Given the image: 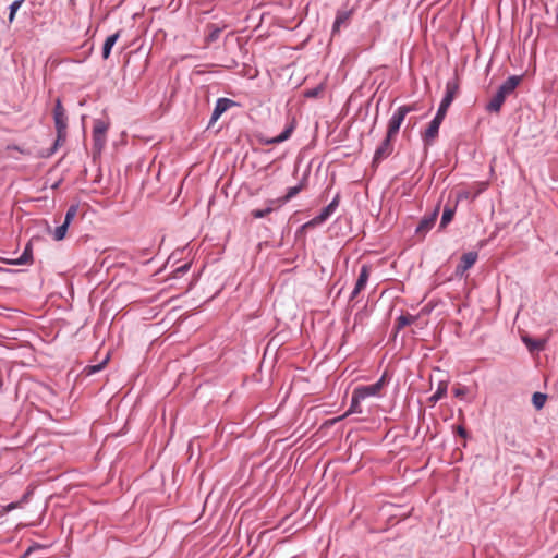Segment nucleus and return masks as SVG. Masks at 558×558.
Instances as JSON below:
<instances>
[{"label": "nucleus", "mask_w": 558, "mask_h": 558, "mask_svg": "<svg viewBox=\"0 0 558 558\" xmlns=\"http://www.w3.org/2000/svg\"><path fill=\"white\" fill-rule=\"evenodd\" d=\"M220 33H221V28L216 26V25H210L209 26V33L207 35V40L208 41H216L219 36H220Z\"/></svg>", "instance_id": "nucleus-30"}, {"label": "nucleus", "mask_w": 558, "mask_h": 558, "mask_svg": "<svg viewBox=\"0 0 558 558\" xmlns=\"http://www.w3.org/2000/svg\"><path fill=\"white\" fill-rule=\"evenodd\" d=\"M456 432L460 437H462L464 439L468 438V436H469L468 430L461 425L457 426Z\"/></svg>", "instance_id": "nucleus-33"}, {"label": "nucleus", "mask_w": 558, "mask_h": 558, "mask_svg": "<svg viewBox=\"0 0 558 558\" xmlns=\"http://www.w3.org/2000/svg\"><path fill=\"white\" fill-rule=\"evenodd\" d=\"M303 187H304L303 183H299L295 186L289 187L287 190V193L283 196L276 198V199H268L267 204H271V205H276L277 207H280V206L284 205L286 203L290 202L293 197H295L303 190Z\"/></svg>", "instance_id": "nucleus-12"}, {"label": "nucleus", "mask_w": 558, "mask_h": 558, "mask_svg": "<svg viewBox=\"0 0 558 558\" xmlns=\"http://www.w3.org/2000/svg\"><path fill=\"white\" fill-rule=\"evenodd\" d=\"M447 388H448V385L446 381H440L438 384V387H437V390L435 391V393L429 398V401L432 403H436L438 402L440 399H442L446 395H447Z\"/></svg>", "instance_id": "nucleus-22"}, {"label": "nucleus", "mask_w": 558, "mask_h": 558, "mask_svg": "<svg viewBox=\"0 0 558 558\" xmlns=\"http://www.w3.org/2000/svg\"><path fill=\"white\" fill-rule=\"evenodd\" d=\"M275 208H278L276 205L268 204V206L264 209H253L251 211L252 217L259 219L266 217L268 214L272 213Z\"/></svg>", "instance_id": "nucleus-25"}, {"label": "nucleus", "mask_w": 558, "mask_h": 558, "mask_svg": "<svg viewBox=\"0 0 558 558\" xmlns=\"http://www.w3.org/2000/svg\"><path fill=\"white\" fill-rule=\"evenodd\" d=\"M466 393L465 387H456L453 388V395L457 398H462Z\"/></svg>", "instance_id": "nucleus-32"}, {"label": "nucleus", "mask_w": 558, "mask_h": 558, "mask_svg": "<svg viewBox=\"0 0 558 558\" xmlns=\"http://www.w3.org/2000/svg\"><path fill=\"white\" fill-rule=\"evenodd\" d=\"M522 77L519 75L509 76L498 88L497 93L490 99V101L486 105V110L488 112L498 113L501 109L502 104L505 102L507 96L512 94L518 85L520 84Z\"/></svg>", "instance_id": "nucleus-1"}, {"label": "nucleus", "mask_w": 558, "mask_h": 558, "mask_svg": "<svg viewBox=\"0 0 558 558\" xmlns=\"http://www.w3.org/2000/svg\"><path fill=\"white\" fill-rule=\"evenodd\" d=\"M522 341L524 344L529 348V350L532 351H541L544 350L546 340L544 339H532L529 336H523Z\"/></svg>", "instance_id": "nucleus-18"}, {"label": "nucleus", "mask_w": 558, "mask_h": 558, "mask_svg": "<svg viewBox=\"0 0 558 558\" xmlns=\"http://www.w3.org/2000/svg\"><path fill=\"white\" fill-rule=\"evenodd\" d=\"M24 0H15L13 1L9 9H10V13H9V22L12 23L15 19V14L17 12V10L21 8V5L23 4Z\"/></svg>", "instance_id": "nucleus-28"}, {"label": "nucleus", "mask_w": 558, "mask_h": 558, "mask_svg": "<svg viewBox=\"0 0 558 558\" xmlns=\"http://www.w3.org/2000/svg\"><path fill=\"white\" fill-rule=\"evenodd\" d=\"M319 93V89L318 88H314V89H310L306 92V96L308 97H316Z\"/></svg>", "instance_id": "nucleus-36"}, {"label": "nucleus", "mask_w": 558, "mask_h": 558, "mask_svg": "<svg viewBox=\"0 0 558 558\" xmlns=\"http://www.w3.org/2000/svg\"><path fill=\"white\" fill-rule=\"evenodd\" d=\"M120 34H121V31H118L114 34H112L106 38L104 46H102V52H101L104 60H107L110 57L111 49L114 46V44L117 43V40L119 39Z\"/></svg>", "instance_id": "nucleus-16"}, {"label": "nucleus", "mask_w": 558, "mask_h": 558, "mask_svg": "<svg viewBox=\"0 0 558 558\" xmlns=\"http://www.w3.org/2000/svg\"><path fill=\"white\" fill-rule=\"evenodd\" d=\"M408 110L409 109L405 108H398L393 112L388 122L387 135H389V137H395L398 134L400 126L408 114Z\"/></svg>", "instance_id": "nucleus-7"}, {"label": "nucleus", "mask_w": 558, "mask_h": 558, "mask_svg": "<svg viewBox=\"0 0 558 558\" xmlns=\"http://www.w3.org/2000/svg\"><path fill=\"white\" fill-rule=\"evenodd\" d=\"M350 17H351V12L350 11H339L337 13V16H336V20H335V23H333V26H332V35L338 33L342 25H347L349 20H350Z\"/></svg>", "instance_id": "nucleus-17"}, {"label": "nucleus", "mask_w": 558, "mask_h": 558, "mask_svg": "<svg viewBox=\"0 0 558 558\" xmlns=\"http://www.w3.org/2000/svg\"><path fill=\"white\" fill-rule=\"evenodd\" d=\"M3 262L9 264V265H27V264H31L33 262L32 244L31 243L26 244L23 253L21 254V256L19 258L3 259Z\"/></svg>", "instance_id": "nucleus-15"}, {"label": "nucleus", "mask_w": 558, "mask_h": 558, "mask_svg": "<svg viewBox=\"0 0 558 558\" xmlns=\"http://www.w3.org/2000/svg\"><path fill=\"white\" fill-rule=\"evenodd\" d=\"M368 278H369V267L367 265H363L361 267L360 275H359V278L355 283L356 292H361L365 288V286L368 281Z\"/></svg>", "instance_id": "nucleus-19"}, {"label": "nucleus", "mask_w": 558, "mask_h": 558, "mask_svg": "<svg viewBox=\"0 0 558 558\" xmlns=\"http://www.w3.org/2000/svg\"><path fill=\"white\" fill-rule=\"evenodd\" d=\"M339 199H340V196H339V194H337L333 197V199L326 207H324L322 209L319 215H317L311 221L305 223L303 226V228H306V227H310V226H317V225H320V223L325 222L335 213V210L339 206Z\"/></svg>", "instance_id": "nucleus-4"}, {"label": "nucleus", "mask_w": 558, "mask_h": 558, "mask_svg": "<svg viewBox=\"0 0 558 558\" xmlns=\"http://www.w3.org/2000/svg\"><path fill=\"white\" fill-rule=\"evenodd\" d=\"M453 216H454V208H452L450 206H446L442 211L439 228L445 229L447 227V225L451 222V220L453 219Z\"/></svg>", "instance_id": "nucleus-21"}, {"label": "nucleus", "mask_w": 558, "mask_h": 558, "mask_svg": "<svg viewBox=\"0 0 558 558\" xmlns=\"http://www.w3.org/2000/svg\"><path fill=\"white\" fill-rule=\"evenodd\" d=\"M478 257V254L476 252H468L464 253L461 258L460 263L456 267V276L463 277L464 274L473 267V265L476 263Z\"/></svg>", "instance_id": "nucleus-10"}, {"label": "nucleus", "mask_w": 558, "mask_h": 558, "mask_svg": "<svg viewBox=\"0 0 558 558\" xmlns=\"http://www.w3.org/2000/svg\"><path fill=\"white\" fill-rule=\"evenodd\" d=\"M53 121L56 131H63L68 129V116L61 100L58 98L53 108Z\"/></svg>", "instance_id": "nucleus-9"}, {"label": "nucleus", "mask_w": 558, "mask_h": 558, "mask_svg": "<svg viewBox=\"0 0 558 558\" xmlns=\"http://www.w3.org/2000/svg\"><path fill=\"white\" fill-rule=\"evenodd\" d=\"M438 216V208H436L432 214L423 217V219L420 221L418 226L416 227V234L418 235H425L435 225L436 219Z\"/></svg>", "instance_id": "nucleus-14"}, {"label": "nucleus", "mask_w": 558, "mask_h": 558, "mask_svg": "<svg viewBox=\"0 0 558 558\" xmlns=\"http://www.w3.org/2000/svg\"><path fill=\"white\" fill-rule=\"evenodd\" d=\"M108 361V357L105 359L101 363L99 364H96V365H90V366H87L85 369L87 372L88 375H92V374H95L99 371H101L104 368V366L106 365Z\"/></svg>", "instance_id": "nucleus-31"}, {"label": "nucleus", "mask_w": 558, "mask_h": 558, "mask_svg": "<svg viewBox=\"0 0 558 558\" xmlns=\"http://www.w3.org/2000/svg\"><path fill=\"white\" fill-rule=\"evenodd\" d=\"M65 140H66V130H63L62 132L57 131V137L53 142V145L50 149L49 155L54 154L58 150V148L64 144Z\"/></svg>", "instance_id": "nucleus-23"}, {"label": "nucleus", "mask_w": 558, "mask_h": 558, "mask_svg": "<svg viewBox=\"0 0 558 558\" xmlns=\"http://www.w3.org/2000/svg\"><path fill=\"white\" fill-rule=\"evenodd\" d=\"M360 292H356V288L354 287L353 291L351 292L350 300H354Z\"/></svg>", "instance_id": "nucleus-38"}, {"label": "nucleus", "mask_w": 558, "mask_h": 558, "mask_svg": "<svg viewBox=\"0 0 558 558\" xmlns=\"http://www.w3.org/2000/svg\"><path fill=\"white\" fill-rule=\"evenodd\" d=\"M364 400L362 397H359V392L354 389L351 397V404L345 413V415H349L351 413H362V409L360 407V402Z\"/></svg>", "instance_id": "nucleus-20"}, {"label": "nucleus", "mask_w": 558, "mask_h": 558, "mask_svg": "<svg viewBox=\"0 0 558 558\" xmlns=\"http://www.w3.org/2000/svg\"><path fill=\"white\" fill-rule=\"evenodd\" d=\"M233 106H235V101L229 98H219L216 101L208 126L213 125L221 117L222 113H225L229 108Z\"/></svg>", "instance_id": "nucleus-11"}, {"label": "nucleus", "mask_w": 558, "mask_h": 558, "mask_svg": "<svg viewBox=\"0 0 558 558\" xmlns=\"http://www.w3.org/2000/svg\"><path fill=\"white\" fill-rule=\"evenodd\" d=\"M68 228H69V226H68V225H65L64 222H63L61 226L57 227V228L54 229V232H53V239H54L56 241H61V240H63V239L65 238V234H66Z\"/></svg>", "instance_id": "nucleus-29"}, {"label": "nucleus", "mask_w": 558, "mask_h": 558, "mask_svg": "<svg viewBox=\"0 0 558 558\" xmlns=\"http://www.w3.org/2000/svg\"><path fill=\"white\" fill-rule=\"evenodd\" d=\"M505 439L507 440L508 445H510L513 448L519 447L515 439L512 437L510 438L508 435L505 436Z\"/></svg>", "instance_id": "nucleus-34"}, {"label": "nucleus", "mask_w": 558, "mask_h": 558, "mask_svg": "<svg viewBox=\"0 0 558 558\" xmlns=\"http://www.w3.org/2000/svg\"><path fill=\"white\" fill-rule=\"evenodd\" d=\"M108 130V123L102 120H95L93 126V140L94 146L98 149H101L106 143V133Z\"/></svg>", "instance_id": "nucleus-8"}, {"label": "nucleus", "mask_w": 558, "mask_h": 558, "mask_svg": "<svg viewBox=\"0 0 558 558\" xmlns=\"http://www.w3.org/2000/svg\"><path fill=\"white\" fill-rule=\"evenodd\" d=\"M459 90V84L457 80H450L446 83V93L445 96L439 105V108L437 110V113L439 117L445 118L447 114V111L452 104L454 97L457 96Z\"/></svg>", "instance_id": "nucleus-2"}, {"label": "nucleus", "mask_w": 558, "mask_h": 558, "mask_svg": "<svg viewBox=\"0 0 558 558\" xmlns=\"http://www.w3.org/2000/svg\"><path fill=\"white\" fill-rule=\"evenodd\" d=\"M547 395L542 392H534L532 396V402L535 409L541 410L544 407Z\"/></svg>", "instance_id": "nucleus-26"}, {"label": "nucleus", "mask_w": 558, "mask_h": 558, "mask_svg": "<svg viewBox=\"0 0 558 558\" xmlns=\"http://www.w3.org/2000/svg\"><path fill=\"white\" fill-rule=\"evenodd\" d=\"M388 383V374L385 372L381 377L372 385L367 386H359L355 388V390L359 392V397H362L363 399H366L368 397H378L381 393L383 388Z\"/></svg>", "instance_id": "nucleus-3"}, {"label": "nucleus", "mask_w": 558, "mask_h": 558, "mask_svg": "<svg viewBox=\"0 0 558 558\" xmlns=\"http://www.w3.org/2000/svg\"><path fill=\"white\" fill-rule=\"evenodd\" d=\"M445 118L439 117L436 114L434 119L429 122L426 130L422 133V140L424 142L425 146H429L434 143V141L437 138L439 133V128Z\"/></svg>", "instance_id": "nucleus-5"}, {"label": "nucleus", "mask_w": 558, "mask_h": 558, "mask_svg": "<svg viewBox=\"0 0 558 558\" xmlns=\"http://www.w3.org/2000/svg\"><path fill=\"white\" fill-rule=\"evenodd\" d=\"M15 507H16V505H15V504H13V502H11V504H9V505L5 507V509H4V510H5V512H8V511H11L12 509H14Z\"/></svg>", "instance_id": "nucleus-39"}, {"label": "nucleus", "mask_w": 558, "mask_h": 558, "mask_svg": "<svg viewBox=\"0 0 558 558\" xmlns=\"http://www.w3.org/2000/svg\"><path fill=\"white\" fill-rule=\"evenodd\" d=\"M415 320V317L407 314V315H400L396 320V329L400 330L404 328L405 326L412 324Z\"/></svg>", "instance_id": "nucleus-24"}, {"label": "nucleus", "mask_w": 558, "mask_h": 558, "mask_svg": "<svg viewBox=\"0 0 558 558\" xmlns=\"http://www.w3.org/2000/svg\"><path fill=\"white\" fill-rule=\"evenodd\" d=\"M553 558H558V554H557V555H555Z\"/></svg>", "instance_id": "nucleus-40"}, {"label": "nucleus", "mask_w": 558, "mask_h": 558, "mask_svg": "<svg viewBox=\"0 0 558 558\" xmlns=\"http://www.w3.org/2000/svg\"><path fill=\"white\" fill-rule=\"evenodd\" d=\"M393 138L395 137H389V135L386 134V137L384 138V141L375 150L373 162H372L374 166H377L378 163H380L383 160H385L392 154V151H393L392 140Z\"/></svg>", "instance_id": "nucleus-6"}, {"label": "nucleus", "mask_w": 558, "mask_h": 558, "mask_svg": "<svg viewBox=\"0 0 558 558\" xmlns=\"http://www.w3.org/2000/svg\"><path fill=\"white\" fill-rule=\"evenodd\" d=\"M190 268V264H185L177 269V272H185Z\"/></svg>", "instance_id": "nucleus-37"}, {"label": "nucleus", "mask_w": 558, "mask_h": 558, "mask_svg": "<svg viewBox=\"0 0 558 558\" xmlns=\"http://www.w3.org/2000/svg\"><path fill=\"white\" fill-rule=\"evenodd\" d=\"M400 108L409 109V110H408V113H410V112H412V111L417 110L416 104H412V105H404V106H401Z\"/></svg>", "instance_id": "nucleus-35"}, {"label": "nucleus", "mask_w": 558, "mask_h": 558, "mask_svg": "<svg viewBox=\"0 0 558 558\" xmlns=\"http://www.w3.org/2000/svg\"><path fill=\"white\" fill-rule=\"evenodd\" d=\"M293 130H294V122H291L290 124H288L286 126V129L278 136L260 137L259 142L265 145H275V144L282 143L291 136Z\"/></svg>", "instance_id": "nucleus-13"}, {"label": "nucleus", "mask_w": 558, "mask_h": 558, "mask_svg": "<svg viewBox=\"0 0 558 558\" xmlns=\"http://www.w3.org/2000/svg\"><path fill=\"white\" fill-rule=\"evenodd\" d=\"M77 211H78V205L77 204H72L70 205V207L68 208L66 213H65V217H64V223L70 226V223L72 222V220L75 218V216L77 215Z\"/></svg>", "instance_id": "nucleus-27"}]
</instances>
